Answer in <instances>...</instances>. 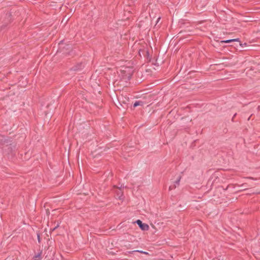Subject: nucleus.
Segmentation results:
<instances>
[{
	"mask_svg": "<svg viewBox=\"0 0 260 260\" xmlns=\"http://www.w3.org/2000/svg\"><path fill=\"white\" fill-rule=\"evenodd\" d=\"M122 77L124 78H129L132 74V70L129 68H124V70H121Z\"/></svg>",
	"mask_w": 260,
	"mask_h": 260,
	"instance_id": "obj_1",
	"label": "nucleus"
},
{
	"mask_svg": "<svg viewBox=\"0 0 260 260\" xmlns=\"http://www.w3.org/2000/svg\"><path fill=\"white\" fill-rule=\"evenodd\" d=\"M136 222L142 231H148L149 229V226L147 224L142 223V221L139 219L137 220Z\"/></svg>",
	"mask_w": 260,
	"mask_h": 260,
	"instance_id": "obj_2",
	"label": "nucleus"
},
{
	"mask_svg": "<svg viewBox=\"0 0 260 260\" xmlns=\"http://www.w3.org/2000/svg\"><path fill=\"white\" fill-rule=\"evenodd\" d=\"M239 39H231V40H224V41H221L220 42V43H231V42H239Z\"/></svg>",
	"mask_w": 260,
	"mask_h": 260,
	"instance_id": "obj_3",
	"label": "nucleus"
},
{
	"mask_svg": "<svg viewBox=\"0 0 260 260\" xmlns=\"http://www.w3.org/2000/svg\"><path fill=\"white\" fill-rule=\"evenodd\" d=\"M33 259L34 260H40L41 259V252H40V253L36 254L34 256Z\"/></svg>",
	"mask_w": 260,
	"mask_h": 260,
	"instance_id": "obj_4",
	"label": "nucleus"
},
{
	"mask_svg": "<svg viewBox=\"0 0 260 260\" xmlns=\"http://www.w3.org/2000/svg\"><path fill=\"white\" fill-rule=\"evenodd\" d=\"M175 183H176V185L170 186V187H169V189L170 190H171V189L175 188L176 187V186L179 185V180L176 181Z\"/></svg>",
	"mask_w": 260,
	"mask_h": 260,
	"instance_id": "obj_5",
	"label": "nucleus"
},
{
	"mask_svg": "<svg viewBox=\"0 0 260 260\" xmlns=\"http://www.w3.org/2000/svg\"><path fill=\"white\" fill-rule=\"evenodd\" d=\"M142 104H143V103L142 102H140V101L136 102L134 104V107H136L139 105H142Z\"/></svg>",
	"mask_w": 260,
	"mask_h": 260,
	"instance_id": "obj_6",
	"label": "nucleus"
},
{
	"mask_svg": "<svg viewBox=\"0 0 260 260\" xmlns=\"http://www.w3.org/2000/svg\"><path fill=\"white\" fill-rule=\"evenodd\" d=\"M140 252V253H143V252H144V251H141V250H135V251H131V252H129V253H132V252Z\"/></svg>",
	"mask_w": 260,
	"mask_h": 260,
	"instance_id": "obj_7",
	"label": "nucleus"
},
{
	"mask_svg": "<svg viewBox=\"0 0 260 260\" xmlns=\"http://www.w3.org/2000/svg\"><path fill=\"white\" fill-rule=\"evenodd\" d=\"M38 240L39 242H40V237L39 235H38Z\"/></svg>",
	"mask_w": 260,
	"mask_h": 260,
	"instance_id": "obj_8",
	"label": "nucleus"
},
{
	"mask_svg": "<svg viewBox=\"0 0 260 260\" xmlns=\"http://www.w3.org/2000/svg\"><path fill=\"white\" fill-rule=\"evenodd\" d=\"M119 199L120 200H122V199H123L122 195H121V196L119 197Z\"/></svg>",
	"mask_w": 260,
	"mask_h": 260,
	"instance_id": "obj_9",
	"label": "nucleus"
},
{
	"mask_svg": "<svg viewBox=\"0 0 260 260\" xmlns=\"http://www.w3.org/2000/svg\"><path fill=\"white\" fill-rule=\"evenodd\" d=\"M143 254H148V253L147 252L144 251Z\"/></svg>",
	"mask_w": 260,
	"mask_h": 260,
	"instance_id": "obj_10",
	"label": "nucleus"
}]
</instances>
